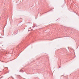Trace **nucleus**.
<instances>
[{
	"instance_id": "f257e3e1",
	"label": "nucleus",
	"mask_w": 79,
	"mask_h": 79,
	"mask_svg": "<svg viewBox=\"0 0 79 79\" xmlns=\"http://www.w3.org/2000/svg\"><path fill=\"white\" fill-rule=\"evenodd\" d=\"M8 79H10V78H8Z\"/></svg>"
}]
</instances>
